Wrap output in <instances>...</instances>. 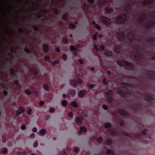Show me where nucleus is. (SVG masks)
Wrapping results in <instances>:
<instances>
[{"mask_svg":"<svg viewBox=\"0 0 155 155\" xmlns=\"http://www.w3.org/2000/svg\"><path fill=\"white\" fill-rule=\"evenodd\" d=\"M117 64L120 65H123L126 68V69L128 70H132L133 68L132 63L129 62L123 59L118 60L117 62Z\"/></svg>","mask_w":155,"mask_h":155,"instance_id":"1","label":"nucleus"},{"mask_svg":"<svg viewBox=\"0 0 155 155\" xmlns=\"http://www.w3.org/2000/svg\"><path fill=\"white\" fill-rule=\"evenodd\" d=\"M127 17L125 13H122L118 15L115 20L117 23L120 24H123L127 20Z\"/></svg>","mask_w":155,"mask_h":155,"instance_id":"2","label":"nucleus"},{"mask_svg":"<svg viewBox=\"0 0 155 155\" xmlns=\"http://www.w3.org/2000/svg\"><path fill=\"white\" fill-rule=\"evenodd\" d=\"M24 6L26 9L25 13L27 16L30 15L31 12H34L37 11V9L35 8H32L31 10H28L29 8L31 7V6L30 4L27 2H25Z\"/></svg>","mask_w":155,"mask_h":155,"instance_id":"3","label":"nucleus"},{"mask_svg":"<svg viewBox=\"0 0 155 155\" xmlns=\"http://www.w3.org/2000/svg\"><path fill=\"white\" fill-rule=\"evenodd\" d=\"M100 20L102 23L106 25H108L111 24V21L110 19L105 16H101Z\"/></svg>","mask_w":155,"mask_h":155,"instance_id":"4","label":"nucleus"},{"mask_svg":"<svg viewBox=\"0 0 155 155\" xmlns=\"http://www.w3.org/2000/svg\"><path fill=\"white\" fill-rule=\"evenodd\" d=\"M111 91H108L104 93L105 97L106 98L107 101L108 103L111 102L113 101V98L111 97Z\"/></svg>","mask_w":155,"mask_h":155,"instance_id":"5","label":"nucleus"},{"mask_svg":"<svg viewBox=\"0 0 155 155\" xmlns=\"http://www.w3.org/2000/svg\"><path fill=\"white\" fill-rule=\"evenodd\" d=\"M21 0H20V49L21 47V35L22 33V30L21 28ZM21 57V51L20 50V58Z\"/></svg>","mask_w":155,"mask_h":155,"instance_id":"6","label":"nucleus"},{"mask_svg":"<svg viewBox=\"0 0 155 155\" xmlns=\"http://www.w3.org/2000/svg\"><path fill=\"white\" fill-rule=\"evenodd\" d=\"M82 82V80L80 79H78L76 81L74 80H71L70 83L71 85L74 87H76L77 86V84H81Z\"/></svg>","mask_w":155,"mask_h":155,"instance_id":"7","label":"nucleus"},{"mask_svg":"<svg viewBox=\"0 0 155 155\" xmlns=\"http://www.w3.org/2000/svg\"><path fill=\"white\" fill-rule=\"evenodd\" d=\"M135 38L134 34L132 32H129L127 34V38L128 41L132 42Z\"/></svg>","mask_w":155,"mask_h":155,"instance_id":"8","label":"nucleus"},{"mask_svg":"<svg viewBox=\"0 0 155 155\" xmlns=\"http://www.w3.org/2000/svg\"><path fill=\"white\" fill-rule=\"evenodd\" d=\"M148 75V78L151 80H153L155 79V71H150L148 73L146 74Z\"/></svg>","mask_w":155,"mask_h":155,"instance_id":"9","label":"nucleus"},{"mask_svg":"<svg viewBox=\"0 0 155 155\" xmlns=\"http://www.w3.org/2000/svg\"><path fill=\"white\" fill-rule=\"evenodd\" d=\"M146 100L150 103H154L155 102V98L150 95H147L146 97Z\"/></svg>","mask_w":155,"mask_h":155,"instance_id":"10","label":"nucleus"},{"mask_svg":"<svg viewBox=\"0 0 155 155\" xmlns=\"http://www.w3.org/2000/svg\"><path fill=\"white\" fill-rule=\"evenodd\" d=\"M87 92L86 90H83L79 91L78 92V97L82 98L85 96Z\"/></svg>","mask_w":155,"mask_h":155,"instance_id":"11","label":"nucleus"},{"mask_svg":"<svg viewBox=\"0 0 155 155\" xmlns=\"http://www.w3.org/2000/svg\"><path fill=\"white\" fill-rule=\"evenodd\" d=\"M30 71L31 74L35 75H37L39 73L38 70L33 67H32L30 68Z\"/></svg>","mask_w":155,"mask_h":155,"instance_id":"12","label":"nucleus"},{"mask_svg":"<svg viewBox=\"0 0 155 155\" xmlns=\"http://www.w3.org/2000/svg\"><path fill=\"white\" fill-rule=\"evenodd\" d=\"M118 112L121 115L123 116H127L128 115V112L124 109H119Z\"/></svg>","mask_w":155,"mask_h":155,"instance_id":"13","label":"nucleus"},{"mask_svg":"<svg viewBox=\"0 0 155 155\" xmlns=\"http://www.w3.org/2000/svg\"><path fill=\"white\" fill-rule=\"evenodd\" d=\"M31 19H29L28 18L26 19L24 21V22L25 24L26 27L28 28H29L31 27V25L30 24V23H31Z\"/></svg>","mask_w":155,"mask_h":155,"instance_id":"14","label":"nucleus"},{"mask_svg":"<svg viewBox=\"0 0 155 155\" xmlns=\"http://www.w3.org/2000/svg\"><path fill=\"white\" fill-rule=\"evenodd\" d=\"M134 106L133 107V109L134 110H138L142 108L141 105L140 103H136L134 104Z\"/></svg>","mask_w":155,"mask_h":155,"instance_id":"15","label":"nucleus"},{"mask_svg":"<svg viewBox=\"0 0 155 155\" xmlns=\"http://www.w3.org/2000/svg\"><path fill=\"white\" fill-rule=\"evenodd\" d=\"M117 93L120 94V95L122 96L123 97H125L126 96V94L124 93L123 89L119 88L117 90Z\"/></svg>","mask_w":155,"mask_h":155,"instance_id":"16","label":"nucleus"},{"mask_svg":"<svg viewBox=\"0 0 155 155\" xmlns=\"http://www.w3.org/2000/svg\"><path fill=\"white\" fill-rule=\"evenodd\" d=\"M124 36L125 35L123 32L119 33L117 36L118 40L120 41H121L122 40L121 38H123Z\"/></svg>","mask_w":155,"mask_h":155,"instance_id":"17","label":"nucleus"},{"mask_svg":"<svg viewBox=\"0 0 155 155\" xmlns=\"http://www.w3.org/2000/svg\"><path fill=\"white\" fill-rule=\"evenodd\" d=\"M121 48L120 46L116 45L115 46L114 49V51L115 53H119L120 52L121 50Z\"/></svg>","mask_w":155,"mask_h":155,"instance_id":"18","label":"nucleus"},{"mask_svg":"<svg viewBox=\"0 0 155 155\" xmlns=\"http://www.w3.org/2000/svg\"><path fill=\"white\" fill-rule=\"evenodd\" d=\"M75 122L78 124H81L83 122V118L77 117L75 118Z\"/></svg>","mask_w":155,"mask_h":155,"instance_id":"19","label":"nucleus"},{"mask_svg":"<svg viewBox=\"0 0 155 155\" xmlns=\"http://www.w3.org/2000/svg\"><path fill=\"white\" fill-rule=\"evenodd\" d=\"M42 50L44 52H47L49 50V47L48 45L47 44L44 45L42 48Z\"/></svg>","mask_w":155,"mask_h":155,"instance_id":"20","label":"nucleus"},{"mask_svg":"<svg viewBox=\"0 0 155 155\" xmlns=\"http://www.w3.org/2000/svg\"><path fill=\"white\" fill-rule=\"evenodd\" d=\"M107 131H109L110 133V135L112 136L116 135L118 134L117 132L115 130H111L108 129L107 130Z\"/></svg>","mask_w":155,"mask_h":155,"instance_id":"21","label":"nucleus"},{"mask_svg":"<svg viewBox=\"0 0 155 155\" xmlns=\"http://www.w3.org/2000/svg\"><path fill=\"white\" fill-rule=\"evenodd\" d=\"M147 41L150 43H155V38L152 37L147 39Z\"/></svg>","mask_w":155,"mask_h":155,"instance_id":"22","label":"nucleus"},{"mask_svg":"<svg viewBox=\"0 0 155 155\" xmlns=\"http://www.w3.org/2000/svg\"><path fill=\"white\" fill-rule=\"evenodd\" d=\"M104 54L107 56H112L113 53L110 51L107 50L105 51Z\"/></svg>","mask_w":155,"mask_h":155,"instance_id":"23","label":"nucleus"},{"mask_svg":"<svg viewBox=\"0 0 155 155\" xmlns=\"http://www.w3.org/2000/svg\"><path fill=\"white\" fill-rule=\"evenodd\" d=\"M143 134L144 136H147L149 135V131L146 129H145L142 131Z\"/></svg>","mask_w":155,"mask_h":155,"instance_id":"24","label":"nucleus"},{"mask_svg":"<svg viewBox=\"0 0 155 155\" xmlns=\"http://www.w3.org/2000/svg\"><path fill=\"white\" fill-rule=\"evenodd\" d=\"M105 10L108 14H109L114 11L112 8H109L108 7L106 8Z\"/></svg>","mask_w":155,"mask_h":155,"instance_id":"25","label":"nucleus"},{"mask_svg":"<svg viewBox=\"0 0 155 155\" xmlns=\"http://www.w3.org/2000/svg\"><path fill=\"white\" fill-rule=\"evenodd\" d=\"M106 144L107 145L110 146L112 143V141L111 139H108L105 141Z\"/></svg>","mask_w":155,"mask_h":155,"instance_id":"26","label":"nucleus"},{"mask_svg":"<svg viewBox=\"0 0 155 155\" xmlns=\"http://www.w3.org/2000/svg\"><path fill=\"white\" fill-rule=\"evenodd\" d=\"M60 62V61L58 59H57L56 60L53 61L52 62L51 61H50L49 63H52L53 65H55L58 64Z\"/></svg>","mask_w":155,"mask_h":155,"instance_id":"27","label":"nucleus"},{"mask_svg":"<svg viewBox=\"0 0 155 155\" xmlns=\"http://www.w3.org/2000/svg\"><path fill=\"white\" fill-rule=\"evenodd\" d=\"M122 84L125 87H131V85L130 84L127 83L122 82Z\"/></svg>","mask_w":155,"mask_h":155,"instance_id":"28","label":"nucleus"},{"mask_svg":"<svg viewBox=\"0 0 155 155\" xmlns=\"http://www.w3.org/2000/svg\"><path fill=\"white\" fill-rule=\"evenodd\" d=\"M111 126V124L109 123H107L104 124V127L106 128H108Z\"/></svg>","mask_w":155,"mask_h":155,"instance_id":"29","label":"nucleus"},{"mask_svg":"<svg viewBox=\"0 0 155 155\" xmlns=\"http://www.w3.org/2000/svg\"><path fill=\"white\" fill-rule=\"evenodd\" d=\"M106 153L109 155L113 154L112 151L110 149H107L106 151Z\"/></svg>","mask_w":155,"mask_h":155,"instance_id":"30","label":"nucleus"},{"mask_svg":"<svg viewBox=\"0 0 155 155\" xmlns=\"http://www.w3.org/2000/svg\"><path fill=\"white\" fill-rule=\"evenodd\" d=\"M24 50L28 54H31L32 53L31 51L27 48H25Z\"/></svg>","mask_w":155,"mask_h":155,"instance_id":"31","label":"nucleus"},{"mask_svg":"<svg viewBox=\"0 0 155 155\" xmlns=\"http://www.w3.org/2000/svg\"><path fill=\"white\" fill-rule=\"evenodd\" d=\"M80 130L81 131L83 132H86L87 131L86 128L83 126L81 127H80Z\"/></svg>","mask_w":155,"mask_h":155,"instance_id":"32","label":"nucleus"},{"mask_svg":"<svg viewBox=\"0 0 155 155\" xmlns=\"http://www.w3.org/2000/svg\"><path fill=\"white\" fill-rule=\"evenodd\" d=\"M40 133L41 135H44L45 134L46 130L44 129H41L40 131Z\"/></svg>","mask_w":155,"mask_h":155,"instance_id":"33","label":"nucleus"},{"mask_svg":"<svg viewBox=\"0 0 155 155\" xmlns=\"http://www.w3.org/2000/svg\"><path fill=\"white\" fill-rule=\"evenodd\" d=\"M62 41L63 43H64L67 44L68 43V40L65 37H64L62 38Z\"/></svg>","mask_w":155,"mask_h":155,"instance_id":"34","label":"nucleus"},{"mask_svg":"<svg viewBox=\"0 0 155 155\" xmlns=\"http://www.w3.org/2000/svg\"><path fill=\"white\" fill-rule=\"evenodd\" d=\"M43 88L45 90L48 91L49 90V87L47 84H44L43 85Z\"/></svg>","mask_w":155,"mask_h":155,"instance_id":"35","label":"nucleus"},{"mask_svg":"<svg viewBox=\"0 0 155 155\" xmlns=\"http://www.w3.org/2000/svg\"><path fill=\"white\" fill-rule=\"evenodd\" d=\"M25 92L26 94L28 95H31V91L28 89H25Z\"/></svg>","mask_w":155,"mask_h":155,"instance_id":"36","label":"nucleus"},{"mask_svg":"<svg viewBox=\"0 0 155 155\" xmlns=\"http://www.w3.org/2000/svg\"><path fill=\"white\" fill-rule=\"evenodd\" d=\"M71 29H74L76 27V26L74 24H71L69 25Z\"/></svg>","mask_w":155,"mask_h":155,"instance_id":"37","label":"nucleus"},{"mask_svg":"<svg viewBox=\"0 0 155 155\" xmlns=\"http://www.w3.org/2000/svg\"><path fill=\"white\" fill-rule=\"evenodd\" d=\"M76 94V91L74 90H72L70 92V94L72 97L74 96Z\"/></svg>","mask_w":155,"mask_h":155,"instance_id":"38","label":"nucleus"},{"mask_svg":"<svg viewBox=\"0 0 155 155\" xmlns=\"http://www.w3.org/2000/svg\"><path fill=\"white\" fill-rule=\"evenodd\" d=\"M71 105L74 107H78V106L75 102H72L71 104Z\"/></svg>","mask_w":155,"mask_h":155,"instance_id":"39","label":"nucleus"},{"mask_svg":"<svg viewBox=\"0 0 155 155\" xmlns=\"http://www.w3.org/2000/svg\"><path fill=\"white\" fill-rule=\"evenodd\" d=\"M83 8L84 9H88L89 8V5L86 3H85L83 5Z\"/></svg>","mask_w":155,"mask_h":155,"instance_id":"40","label":"nucleus"},{"mask_svg":"<svg viewBox=\"0 0 155 155\" xmlns=\"http://www.w3.org/2000/svg\"><path fill=\"white\" fill-rule=\"evenodd\" d=\"M62 105L64 106H66L67 104L66 101L64 100L62 101H61Z\"/></svg>","mask_w":155,"mask_h":155,"instance_id":"41","label":"nucleus"},{"mask_svg":"<svg viewBox=\"0 0 155 155\" xmlns=\"http://www.w3.org/2000/svg\"><path fill=\"white\" fill-rule=\"evenodd\" d=\"M95 85L94 84H90L88 85V87L90 89H91L95 87Z\"/></svg>","mask_w":155,"mask_h":155,"instance_id":"42","label":"nucleus"},{"mask_svg":"<svg viewBox=\"0 0 155 155\" xmlns=\"http://www.w3.org/2000/svg\"><path fill=\"white\" fill-rule=\"evenodd\" d=\"M45 60L47 61H49V62L50 60V57L48 55H47L45 57Z\"/></svg>","mask_w":155,"mask_h":155,"instance_id":"43","label":"nucleus"},{"mask_svg":"<svg viewBox=\"0 0 155 155\" xmlns=\"http://www.w3.org/2000/svg\"><path fill=\"white\" fill-rule=\"evenodd\" d=\"M103 141V139L101 137H99L97 139V142L99 143H101Z\"/></svg>","mask_w":155,"mask_h":155,"instance_id":"44","label":"nucleus"},{"mask_svg":"<svg viewBox=\"0 0 155 155\" xmlns=\"http://www.w3.org/2000/svg\"><path fill=\"white\" fill-rule=\"evenodd\" d=\"M53 21H46L45 22V24H48L49 25H53Z\"/></svg>","mask_w":155,"mask_h":155,"instance_id":"45","label":"nucleus"},{"mask_svg":"<svg viewBox=\"0 0 155 155\" xmlns=\"http://www.w3.org/2000/svg\"><path fill=\"white\" fill-rule=\"evenodd\" d=\"M102 107L105 110H107L108 109V107L105 104L102 105Z\"/></svg>","mask_w":155,"mask_h":155,"instance_id":"46","label":"nucleus"},{"mask_svg":"<svg viewBox=\"0 0 155 155\" xmlns=\"http://www.w3.org/2000/svg\"><path fill=\"white\" fill-rule=\"evenodd\" d=\"M70 49L71 51H75L76 49L75 48L73 45H71L70 47Z\"/></svg>","mask_w":155,"mask_h":155,"instance_id":"47","label":"nucleus"},{"mask_svg":"<svg viewBox=\"0 0 155 155\" xmlns=\"http://www.w3.org/2000/svg\"><path fill=\"white\" fill-rule=\"evenodd\" d=\"M95 28L98 30H99L101 29V27L99 25L96 24L95 25Z\"/></svg>","mask_w":155,"mask_h":155,"instance_id":"48","label":"nucleus"},{"mask_svg":"<svg viewBox=\"0 0 155 155\" xmlns=\"http://www.w3.org/2000/svg\"><path fill=\"white\" fill-rule=\"evenodd\" d=\"M32 110L31 109H28L27 110V113L29 115H31V114Z\"/></svg>","mask_w":155,"mask_h":155,"instance_id":"49","label":"nucleus"},{"mask_svg":"<svg viewBox=\"0 0 155 155\" xmlns=\"http://www.w3.org/2000/svg\"><path fill=\"white\" fill-rule=\"evenodd\" d=\"M146 2L143 1L141 3L140 6L141 7H143V6L144 7L146 5Z\"/></svg>","mask_w":155,"mask_h":155,"instance_id":"50","label":"nucleus"},{"mask_svg":"<svg viewBox=\"0 0 155 155\" xmlns=\"http://www.w3.org/2000/svg\"><path fill=\"white\" fill-rule=\"evenodd\" d=\"M93 46L94 47V48H95V50L97 51H99V48L96 44H93Z\"/></svg>","mask_w":155,"mask_h":155,"instance_id":"51","label":"nucleus"},{"mask_svg":"<svg viewBox=\"0 0 155 155\" xmlns=\"http://www.w3.org/2000/svg\"><path fill=\"white\" fill-rule=\"evenodd\" d=\"M33 30L35 31H39V28L37 26H35L33 28Z\"/></svg>","mask_w":155,"mask_h":155,"instance_id":"52","label":"nucleus"},{"mask_svg":"<svg viewBox=\"0 0 155 155\" xmlns=\"http://www.w3.org/2000/svg\"><path fill=\"white\" fill-rule=\"evenodd\" d=\"M62 58L64 61H66L67 58V56L66 54H64L63 55Z\"/></svg>","mask_w":155,"mask_h":155,"instance_id":"53","label":"nucleus"},{"mask_svg":"<svg viewBox=\"0 0 155 155\" xmlns=\"http://www.w3.org/2000/svg\"><path fill=\"white\" fill-rule=\"evenodd\" d=\"M120 125L121 126H123L124 125V120H122L119 122Z\"/></svg>","mask_w":155,"mask_h":155,"instance_id":"54","label":"nucleus"},{"mask_svg":"<svg viewBox=\"0 0 155 155\" xmlns=\"http://www.w3.org/2000/svg\"><path fill=\"white\" fill-rule=\"evenodd\" d=\"M55 110V109L54 107H51L49 109V112L51 113H53Z\"/></svg>","mask_w":155,"mask_h":155,"instance_id":"55","label":"nucleus"},{"mask_svg":"<svg viewBox=\"0 0 155 155\" xmlns=\"http://www.w3.org/2000/svg\"><path fill=\"white\" fill-rule=\"evenodd\" d=\"M8 152V150L6 148H4L3 150H2V153H7V152Z\"/></svg>","mask_w":155,"mask_h":155,"instance_id":"56","label":"nucleus"},{"mask_svg":"<svg viewBox=\"0 0 155 155\" xmlns=\"http://www.w3.org/2000/svg\"><path fill=\"white\" fill-rule=\"evenodd\" d=\"M35 137V134H31L29 136L30 139H33Z\"/></svg>","mask_w":155,"mask_h":155,"instance_id":"57","label":"nucleus"},{"mask_svg":"<svg viewBox=\"0 0 155 155\" xmlns=\"http://www.w3.org/2000/svg\"><path fill=\"white\" fill-rule=\"evenodd\" d=\"M20 111H21V112H24L25 111V109L23 107H22L20 106ZM21 112H20V114Z\"/></svg>","mask_w":155,"mask_h":155,"instance_id":"58","label":"nucleus"},{"mask_svg":"<svg viewBox=\"0 0 155 155\" xmlns=\"http://www.w3.org/2000/svg\"><path fill=\"white\" fill-rule=\"evenodd\" d=\"M38 145L37 141L35 142L33 144V146L34 147H37Z\"/></svg>","mask_w":155,"mask_h":155,"instance_id":"59","label":"nucleus"},{"mask_svg":"<svg viewBox=\"0 0 155 155\" xmlns=\"http://www.w3.org/2000/svg\"><path fill=\"white\" fill-rule=\"evenodd\" d=\"M100 49L101 51H103L104 49V47L103 45H101L100 47Z\"/></svg>","mask_w":155,"mask_h":155,"instance_id":"60","label":"nucleus"},{"mask_svg":"<svg viewBox=\"0 0 155 155\" xmlns=\"http://www.w3.org/2000/svg\"><path fill=\"white\" fill-rule=\"evenodd\" d=\"M68 116L70 117H73V114L71 112H69L68 114Z\"/></svg>","mask_w":155,"mask_h":155,"instance_id":"61","label":"nucleus"},{"mask_svg":"<svg viewBox=\"0 0 155 155\" xmlns=\"http://www.w3.org/2000/svg\"><path fill=\"white\" fill-rule=\"evenodd\" d=\"M138 22L140 23H142L143 22V20L142 19L138 18Z\"/></svg>","mask_w":155,"mask_h":155,"instance_id":"62","label":"nucleus"},{"mask_svg":"<svg viewBox=\"0 0 155 155\" xmlns=\"http://www.w3.org/2000/svg\"><path fill=\"white\" fill-rule=\"evenodd\" d=\"M103 83L104 84H105L107 85V82L106 80V79H105V78H104L103 79Z\"/></svg>","mask_w":155,"mask_h":155,"instance_id":"63","label":"nucleus"},{"mask_svg":"<svg viewBox=\"0 0 155 155\" xmlns=\"http://www.w3.org/2000/svg\"><path fill=\"white\" fill-rule=\"evenodd\" d=\"M66 152L64 151H62L60 153V155H66Z\"/></svg>","mask_w":155,"mask_h":155,"instance_id":"64","label":"nucleus"}]
</instances>
